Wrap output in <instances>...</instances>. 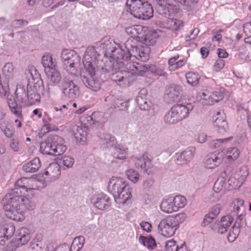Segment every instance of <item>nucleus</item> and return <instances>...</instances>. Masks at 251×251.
Segmentation results:
<instances>
[{"label": "nucleus", "mask_w": 251, "mask_h": 251, "mask_svg": "<svg viewBox=\"0 0 251 251\" xmlns=\"http://www.w3.org/2000/svg\"><path fill=\"white\" fill-rule=\"evenodd\" d=\"M39 181L35 178L22 177L18 179L13 188L9 189L1 203L6 217L12 220H24L26 210H33L36 205L28 198L32 190L38 189Z\"/></svg>", "instance_id": "f257e3e1"}, {"label": "nucleus", "mask_w": 251, "mask_h": 251, "mask_svg": "<svg viewBox=\"0 0 251 251\" xmlns=\"http://www.w3.org/2000/svg\"><path fill=\"white\" fill-rule=\"evenodd\" d=\"M100 52L96 44L95 46H89L82 59L84 70L80 74L81 80L86 87L94 91L100 88V83L96 76V68L107 73L113 71V67H115L114 62L100 59Z\"/></svg>", "instance_id": "f03ea898"}, {"label": "nucleus", "mask_w": 251, "mask_h": 251, "mask_svg": "<svg viewBox=\"0 0 251 251\" xmlns=\"http://www.w3.org/2000/svg\"><path fill=\"white\" fill-rule=\"evenodd\" d=\"M96 47L99 51L102 50L104 56L105 60L108 61H115L119 66L122 65L123 57H127L124 56L125 49L124 46L116 48V44L113 40L108 36L103 37L100 41L96 43Z\"/></svg>", "instance_id": "7ed1b4c3"}, {"label": "nucleus", "mask_w": 251, "mask_h": 251, "mask_svg": "<svg viewBox=\"0 0 251 251\" xmlns=\"http://www.w3.org/2000/svg\"><path fill=\"white\" fill-rule=\"evenodd\" d=\"M108 190L119 204H125L131 197L128 184L123 178L112 177L108 183Z\"/></svg>", "instance_id": "20e7f679"}, {"label": "nucleus", "mask_w": 251, "mask_h": 251, "mask_svg": "<svg viewBox=\"0 0 251 251\" xmlns=\"http://www.w3.org/2000/svg\"><path fill=\"white\" fill-rule=\"evenodd\" d=\"M125 53L123 59L134 57L143 62H145L149 59L150 48L147 46H142L139 45L136 40L129 38L124 44Z\"/></svg>", "instance_id": "39448f33"}, {"label": "nucleus", "mask_w": 251, "mask_h": 251, "mask_svg": "<svg viewBox=\"0 0 251 251\" xmlns=\"http://www.w3.org/2000/svg\"><path fill=\"white\" fill-rule=\"evenodd\" d=\"M16 100L13 95L8 96L7 102L11 112L18 118L22 116V104L28 105L27 94L21 85H18L15 92Z\"/></svg>", "instance_id": "423d86ee"}, {"label": "nucleus", "mask_w": 251, "mask_h": 251, "mask_svg": "<svg viewBox=\"0 0 251 251\" xmlns=\"http://www.w3.org/2000/svg\"><path fill=\"white\" fill-rule=\"evenodd\" d=\"M126 4L135 18L147 20L153 16L152 7L148 2H143L141 0H127Z\"/></svg>", "instance_id": "0eeeda50"}, {"label": "nucleus", "mask_w": 251, "mask_h": 251, "mask_svg": "<svg viewBox=\"0 0 251 251\" xmlns=\"http://www.w3.org/2000/svg\"><path fill=\"white\" fill-rule=\"evenodd\" d=\"M64 69L69 74L75 75L81 64V57L74 50L64 49L61 53Z\"/></svg>", "instance_id": "6e6552de"}, {"label": "nucleus", "mask_w": 251, "mask_h": 251, "mask_svg": "<svg viewBox=\"0 0 251 251\" xmlns=\"http://www.w3.org/2000/svg\"><path fill=\"white\" fill-rule=\"evenodd\" d=\"M60 87L62 97L64 99L74 100L79 95V87L73 80L63 79Z\"/></svg>", "instance_id": "1a4fd4ad"}, {"label": "nucleus", "mask_w": 251, "mask_h": 251, "mask_svg": "<svg viewBox=\"0 0 251 251\" xmlns=\"http://www.w3.org/2000/svg\"><path fill=\"white\" fill-rule=\"evenodd\" d=\"M177 229L170 216L162 220L158 226V232L167 237L173 236Z\"/></svg>", "instance_id": "9d476101"}, {"label": "nucleus", "mask_w": 251, "mask_h": 251, "mask_svg": "<svg viewBox=\"0 0 251 251\" xmlns=\"http://www.w3.org/2000/svg\"><path fill=\"white\" fill-rule=\"evenodd\" d=\"M47 75L49 84L48 86V92L49 94L54 95L57 90L56 84L59 83L62 79L60 73L56 68L53 69L45 73Z\"/></svg>", "instance_id": "9b49d317"}, {"label": "nucleus", "mask_w": 251, "mask_h": 251, "mask_svg": "<svg viewBox=\"0 0 251 251\" xmlns=\"http://www.w3.org/2000/svg\"><path fill=\"white\" fill-rule=\"evenodd\" d=\"M196 148L190 147L181 152H176L175 155V160L176 164L183 165L189 163L194 157Z\"/></svg>", "instance_id": "f8f14e48"}, {"label": "nucleus", "mask_w": 251, "mask_h": 251, "mask_svg": "<svg viewBox=\"0 0 251 251\" xmlns=\"http://www.w3.org/2000/svg\"><path fill=\"white\" fill-rule=\"evenodd\" d=\"M222 94L219 92H213L209 94L207 91H204L198 93L197 98L199 101H201L203 105H211L215 102L222 100Z\"/></svg>", "instance_id": "ddd939ff"}, {"label": "nucleus", "mask_w": 251, "mask_h": 251, "mask_svg": "<svg viewBox=\"0 0 251 251\" xmlns=\"http://www.w3.org/2000/svg\"><path fill=\"white\" fill-rule=\"evenodd\" d=\"M130 74L126 71H116L110 74L109 77L112 80L118 82L120 87H126L133 80V78L130 77Z\"/></svg>", "instance_id": "4468645a"}, {"label": "nucleus", "mask_w": 251, "mask_h": 251, "mask_svg": "<svg viewBox=\"0 0 251 251\" xmlns=\"http://www.w3.org/2000/svg\"><path fill=\"white\" fill-rule=\"evenodd\" d=\"M159 32L157 30H151L146 26L144 27V31L142 32L140 36L139 37L138 41L148 46H153L159 37Z\"/></svg>", "instance_id": "2eb2a0df"}, {"label": "nucleus", "mask_w": 251, "mask_h": 251, "mask_svg": "<svg viewBox=\"0 0 251 251\" xmlns=\"http://www.w3.org/2000/svg\"><path fill=\"white\" fill-rule=\"evenodd\" d=\"M223 159V158L220 152L214 151L205 156L203 164L205 168L213 169L222 163Z\"/></svg>", "instance_id": "dca6fc26"}, {"label": "nucleus", "mask_w": 251, "mask_h": 251, "mask_svg": "<svg viewBox=\"0 0 251 251\" xmlns=\"http://www.w3.org/2000/svg\"><path fill=\"white\" fill-rule=\"evenodd\" d=\"M147 92L145 89L141 90L137 97L136 100L140 109L144 110L149 111V114L153 115L155 113L154 108L152 103L147 99Z\"/></svg>", "instance_id": "f3484780"}, {"label": "nucleus", "mask_w": 251, "mask_h": 251, "mask_svg": "<svg viewBox=\"0 0 251 251\" xmlns=\"http://www.w3.org/2000/svg\"><path fill=\"white\" fill-rule=\"evenodd\" d=\"M91 201L96 208L102 210L107 209L110 205L109 198L102 193L93 195Z\"/></svg>", "instance_id": "a211bd4d"}, {"label": "nucleus", "mask_w": 251, "mask_h": 251, "mask_svg": "<svg viewBox=\"0 0 251 251\" xmlns=\"http://www.w3.org/2000/svg\"><path fill=\"white\" fill-rule=\"evenodd\" d=\"M40 86L29 84L27 85L28 105H31L39 102L40 100V95L39 93Z\"/></svg>", "instance_id": "6ab92c4d"}, {"label": "nucleus", "mask_w": 251, "mask_h": 251, "mask_svg": "<svg viewBox=\"0 0 251 251\" xmlns=\"http://www.w3.org/2000/svg\"><path fill=\"white\" fill-rule=\"evenodd\" d=\"M159 5L158 10L159 13L165 17L170 16L174 12L173 2L174 0H156Z\"/></svg>", "instance_id": "aec40b11"}, {"label": "nucleus", "mask_w": 251, "mask_h": 251, "mask_svg": "<svg viewBox=\"0 0 251 251\" xmlns=\"http://www.w3.org/2000/svg\"><path fill=\"white\" fill-rule=\"evenodd\" d=\"M194 106L191 103H187L186 105L176 104L172 107L174 113L179 116L178 118L181 121L188 115L189 112L193 109Z\"/></svg>", "instance_id": "412c9836"}, {"label": "nucleus", "mask_w": 251, "mask_h": 251, "mask_svg": "<svg viewBox=\"0 0 251 251\" xmlns=\"http://www.w3.org/2000/svg\"><path fill=\"white\" fill-rule=\"evenodd\" d=\"M15 230V226L11 225H5L0 229V245L3 246L5 242L13 236Z\"/></svg>", "instance_id": "4be33fe9"}, {"label": "nucleus", "mask_w": 251, "mask_h": 251, "mask_svg": "<svg viewBox=\"0 0 251 251\" xmlns=\"http://www.w3.org/2000/svg\"><path fill=\"white\" fill-rule=\"evenodd\" d=\"M53 141H54V149L52 154L53 156H57L62 154L67 150V147L64 145V140L58 135L53 136Z\"/></svg>", "instance_id": "5701e85b"}, {"label": "nucleus", "mask_w": 251, "mask_h": 251, "mask_svg": "<svg viewBox=\"0 0 251 251\" xmlns=\"http://www.w3.org/2000/svg\"><path fill=\"white\" fill-rule=\"evenodd\" d=\"M88 126H73L72 129L73 134L76 140L83 144L86 141Z\"/></svg>", "instance_id": "b1692460"}, {"label": "nucleus", "mask_w": 251, "mask_h": 251, "mask_svg": "<svg viewBox=\"0 0 251 251\" xmlns=\"http://www.w3.org/2000/svg\"><path fill=\"white\" fill-rule=\"evenodd\" d=\"M128 100L117 99L114 100L109 105L108 110L110 113L116 111H124L126 110L128 106Z\"/></svg>", "instance_id": "393cba45"}, {"label": "nucleus", "mask_w": 251, "mask_h": 251, "mask_svg": "<svg viewBox=\"0 0 251 251\" xmlns=\"http://www.w3.org/2000/svg\"><path fill=\"white\" fill-rule=\"evenodd\" d=\"M182 91V89L181 86L173 84L166 90V94L170 100L175 101L178 99Z\"/></svg>", "instance_id": "a878e982"}, {"label": "nucleus", "mask_w": 251, "mask_h": 251, "mask_svg": "<svg viewBox=\"0 0 251 251\" xmlns=\"http://www.w3.org/2000/svg\"><path fill=\"white\" fill-rule=\"evenodd\" d=\"M129 58H127L126 59H122V65L120 66H118L115 61H113L114 62V64L115 65V67H113L114 70H117L119 69L121 67H122L123 66H125L126 69L127 70H125L126 73H130V77L133 78V76L135 75V73L136 72V65L137 63L136 62H128V59Z\"/></svg>", "instance_id": "bb28decb"}, {"label": "nucleus", "mask_w": 251, "mask_h": 251, "mask_svg": "<svg viewBox=\"0 0 251 251\" xmlns=\"http://www.w3.org/2000/svg\"><path fill=\"white\" fill-rule=\"evenodd\" d=\"M41 166L40 160L36 157L29 162L23 165V170L26 173H33L37 172Z\"/></svg>", "instance_id": "cd10ccee"}, {"label": "nucleus", "mask_w": 251, "mask_h": 251, "mask_svg": "<svg viewBox=\"0 0 251 251\" xmlns=\"http://www.w3.org/2000/svg\"><path fill=\"white\" fill-rule=\"evenodd\" d=\"M44 175L51 180L56 179L60 175L59 165L55 162L50 163L46 169Z\"/></svg>", "instance_id": "c85d7f7f"}, {"label": "nucleus", "mask_w": 251, "mask_h": 251, "mask_svg": "<svg viewBox=\"0 0 251 251\" xmlns=\"http://www.w3.org/2000/svg\"><path fill=\"white\" fill-rule=\"evenodd\" d=\"M42 64L44 68L45 72L56 68V62L53 60L51 54L47 53L44 54L42 58Z\"/></svg>", "instance_id": "c756f323"}, {"label": "nucleus", "mask_w": 251, "mask_h": 251, "mask_svg": "<svg viewBox=\"0 0 251 251\" xmlns=\"http://www.w3.org/2000/svg\"><path fill=\"white\" fill-rule=\"evenodd\" d=\"M160 207L162 211L167 213H172L176 211V208L175 206L172 197L164 198L162 201Z\"/></svg>", "instance_id": "7c9ffc66"}, {"label": "nucleus", "mask_w": 251, "mask_h": 251, "mask_svg": "<svg viewBox=\"0 0 251 251\" xmlns=\"http://www.w3.org/2000/svg\"><path fill=\"white\" fill-rule=\"evenodd\" d=\"M53 144V136H50L47 139L41 143V152L43 154L52 155V153L54 149Z\"/></svg>", "instance_id": "2f4dec72"}, {"label": "nucleus", "mask_w": 251, "mask_h": 251, "mask_svg": "<svg viewBox=\"0 0 251 251\" xmlns=\"http://www.w3.org/2000/svg\"><path fill=\"white\" fill-rule=\"evenodd\" d=\"M222 157L223 155H225V157L229 162H231L236 160L240 154V151L236 147H230L223 150L221 152Z\"/></svg>", "instance_id": "473e14b6"}, {"label": "nucleus", "mask_w": 251, "mask_h": 251, "mask_svg": "<svg viewBox=\"0 0 251 251\" xmlns=\"http://www.w3.org/2000/svg\"><path fill=\"white\" fill-rule=\"evenodd\" d=\"M144 26L141 25H135L127 27L125 28L126 33L131 35V38L136 40L137 41L139 37L140 36L142 32L144 31Z\"/></svg>", "instance_id": "72a5a7b5"}, {"label": "nucleus", "mask_w": 251, "mask_h": 251, "mask_svg": "<svg viewBox=\"0 0 251 251\" xmlns=\"http://www.w3.org/2000/svg\"><path fill=\"white\" fill-rule=\"evenodd\" d=\"M233 221V219L230 216L223 217L219 224L218 232L221 234L226 232L231 226Z\"/></svg>", "instance_id": "f704fd0d"}, {"label": "nucleus", "mask_w": 251, "mask_h": 251, "mask_svg": "<svg viewBox=\"0 0 251 251\" xmlns=\"http://www.w3.org/2000/svg\"><path fill=\"white\" fill-rule=\"evenodd\" d=\"M135 165L136 167L147 171L151 165V160L146 155H143L135 158Z\"/></svg>", "instance_id": "c9c22d12"}, {"label": "nucleus", "mask_w": 251, "mask_h": 251, "mask_svg": "<svg viewBox=\"0 0 251 251\" xmlns=\"http://www.w3.org/2000/svg\"><path fill=\"white\" fill-rule=\"evenodd\" d=\"M98 136L103 142V144H105L107 148H111L114 146L116 143V140L115 137L110 134L101 133L100 132Z\"/></svg>", "instance_id": "e433bc0d"}, {"label": "nucleus", "mask_w": 251, "mask_h": 251, "mask_svg": "<svg viewBox=\"0 0 251 251\" xmlns=\"http://www.w3.org/2000/svg\"><path fill=\"white\" fill-rule=\"evenodd\" d=\"M166 25L164 26L167 27V28L172 30H178L184 26V24L182 21L173 19L167 20Z\"/></svg>", "instance_id": "4c0bfd02"}, {"label": "nucleus", "mask_w": 251, "mask_h": 251, "mask_svg": "<svg viewBox=\"0 0 251 251\" xmlns=\"http://www.w3.org/2000/svg\"><path fill=\"white\" fill-rule=\"evenodd\" d=\"M139 241L149 250H152L156 246L154 239L151 236L146 237L140 236L139 238Z\"/></svg>", "instance_id": "58836bf2"}, {"label": "nucleus", "mask_w": 251, "mask_h": 251, "mask_svg": "<svg viewBox=\"0 0 251 251\" xmlns=\"http://www.w3.org/2000/svg\"><path fill=\"white\" fill-rule=\"evenodd\" d=\"M225 184L224 181L223 179H218L215 182L213 186V190L214 193L213 196L217 198V200H218L223 194V188Z\"/></svg>", "instance_id": "ea45409f"}, {"label": "nucleus", "mask_w": 251, "mask_h": 251, "mask_svg": "<svg viewBox=\"0 0 251 251\" xmlns=\"http://www.w3.org/2000/svg\"><path fill=\"white\" fill-rule=\"evenodd\" d=\"M85 238L82 236L75 237L71 245L70 251H79L83 247Z\"/></svg>", "instance_id": "a19ab883"}, {"label": "nucleus", "mask_w": 251, "mask_h": 251, "mask_svg": "<svg viewBox=\"0 0 251 251\" xmlns=\"http://www.w3.org/2000/svg\"><path fill=\"white\" fill-rule=\"evenodd\" d=\"M178 117V116H177L176 114L174 113L173 110L171 109L165 116L164 120L167 124H176L177 122L180 121Z\"/></svg>", "instance_id": "79ce46f5"}, {"label": "nucleus", "mask_w": 251, "mask_h": 251, "mask_svg": "<svg viewBox=\"0 0 251 251\" xmlns=\"http://www.w3.org/2000/svg\"><path fill=\"white\" fill-rule=\"evenodd\" d=\"M113 155L115 158L120 160L125 159L126 156V150L123 146L119 145L115 148Z\"/></svg>", "instance_id": "37998d69"}, {"label": "nucleus", "mask_w": 251, "mask_h": 251, "mask_svg": "<svg viewBox=\"0 0 251 251\" xmlns=\"http://www.w3.org/2000/svg\"><path fill=\"white\" fill-rule=\"evenodd\" d=\"M175 206L176 208V211L180 208H183L186 204V199L182 196L178 195L175 197H172Z\"/></svg>", "instance_id": "c03bdc74"}, {"label": "nucleus", "mask_w": 251, "mask_h": 251, "mask_svg": "<svg viewBox=\"0 0 251 251\" xmlns=\"http://www.w3.org/2000/svg\"><path fill=\"white\" fill-rule=\"evenodd\" d=\"M213 123L215 126H226L227 125V122L225 120V115L223 112H218L216 116L213 117Z\"/></svg>", "instance_id": "a18cd8bd"}, {"label": "nucleus", "mask_w": 251, "mask_h": 251, "mask_svg": "<svg viewBox=\"0 0 251 251\" xmlns=\"http://www.w3.org/2000/svg\"><path fill=\"white\" fill-rule=\"evenodd\" d=\"M126 174L128 179L134 183H136L139 179L140 175L134 169H128L126 171Z\"/></svg>", "instance_id": "49530a36"}, {"label": "nucleus", "mask_w": 251, "mask_h": 251, "mask_svg": "<svg viewBox=\"0 0 251 251\" xmlns=\"http://www.w3.org/2000/svg\"><path fill=\"white\" fill-rule=\"evenodd\" d=\"M234 175L236 177L239 178L240 181L243 182L249 175V171L247 167L243 166L241 167Z\"/></svg>", "instance_id": "de8ad7c7"}, {"label": "nucleus", "mask_w": 251, "mask_h": 251, "mask_svg": "<svg viewBox=\"0 0 251 251\" xmlns=\"http://www.w3.org/2000/svg\"><path fill=\"white\" fill-rule=\"evenodd\" d=\"M2 72L5 76L12 77L14 72V67L13 64L10 62L6 63L2 68Z\"/></svg>", "instance_id": "09e8293b"}, {"label": "nucleus", "mask_w": 251, "mask_h": 251, "mask_svg": "<svg viewBox=\"0 0 251 251\" xmlns=\"http://www.w3.org/2000/svg\"><path fill=\"white\" fill-rule=\"evenodd\" d=\"M243 183L242 181H240L239 178L236 177L234 174L228 179V183L231 187V189H238L242 185Z\"/></svg>", "instance_id": "8fccbe9b"}, {"label": "nucleus", "mask_w": 251, "mask_h": 251, "mask_svg": "<svg viewBox=\"0 0 251 251\" xmlns=\"http://www.w3.org/2000/svg\"><path fill=\"white\" fill-rule=\"evenodd\" d=\"M187 82L192 86H196L198 84L199 77L198 75L194 73H188L186 75Z\"/></svg>", "instance_id": "3c124183"}, {"label": "nucleus", "mask_w": 251, "mask_h": 251, "mask_svg": "<svg viewBox=\"0 0 251 251\" xmlns=\"http://www.w3.org/2000/svg\"><path fill=\"white\" fill-rule=\"evenodd\" d=\"M170 217L171 218V219L174 221V223L175 224V226L177 228H178L179 224L184 222L186 219V215L184 213H181L176 215L175 217L170 216Z\"/></svg>", "instance_id": "603ef678"}, {"label": "nucleus", "mask_w": 251, "mask_h": 251, "mask_svg": "<svg viewBox=\"0 0 251 251\" xmlns=\"http://www.w3.org/2000/svg\"><path fill=\"white\" fill-rule=\"evenodd\" d=\"M150 66L144 63H138L136 65V72L135 73V75H142V73L150 71Z\"/></svg>", "instance_id": "864d4df0"}, {"label": "nucleus", "mask_w": 251, "mask_h": 251, "mask_svg": "<svg viewBox=\"0 0 251 251\" xmlns=\"http://www.w3.org/2000/svg\"><path fill=\"white\" fill-rule=\"evenodd\" d=\"M80 126H92L94 124L93 118L88 115H84L79 119Z\"/></svg>", "instance_id": "5fc2aeb1"}, {"label": "nucleus", "mask_w": 251, "mask_h": 251, "mask_svg": "<svg viewBox=\"0 0 251 251\" xmlns=\"http://www.w3.org/2000/svg\"><path fill=\"white\" fill-rule=\"evenodd\" d=\"M61 161L62 164L67 168H71L74 163V158L69 156L62 157Z\"/></svg>", "instance_id": "6e6d98bb"}, {"label": "nucleus", "mask_w": 251, "mask_h": 251, "mask_svg": "<svg viewBox=\"0 0 251 251\" xmlns=\"http://www.w3.org/2000/svg\"><path fill=\"white\" fill-rule=\"evenodd\" d=\"M150 71L159 76H163L165 74L162 67H156L154 65L150 66Z\"/></svg>", "instance_id": "4d7b16f0"}, {"label": "nucleus", "mask_w": 251, "mask_h": 251, "mask_svg": "<svg viewBox=\"0 0 251 251\" xmlns=\"http://www.w3.org/2000/svg\"><path fill=\"white\" fill-rule=\"evenodd\" d=\"M177 249L176 242L173 239L168 241L165 245V251H176Z\"/></svg>", "instance_id": "13d9d810"}, {"label": "nucleus", "mask_w": 251, "mask_h": 251, "mask_svg": "<svg viewBox=\"0 0 251 251\" xmlns=\"http://www.w3.org/2000/svg\"><path fill=\"white\" fill-rule=\"evenodd\" d=\"M1 130L5 135L8 138L11 137L15 132L13 126H1Z\"/></svg>", "instance_id": "bf43d9fd"}, {"label": "nucleus", "mask_w": 251, "mask_h": 251, "mask_svg": "<svg viewBox=\"0 0 251 251\" xmlns=\"http://www.w3.org/2000/svg\"><path fill=\"white\" fill-rule=\"evenodd\" d=\"M233 139L232 136H230L229 137L222 139H215L212 141L211 142L212 146L214 147L215 148H219V145L228 141L231 140Z\"/></svg>", "instance_id": "052dcab7"}, {"label": "nucleus", "mask_w": 251, "mask_h": 251, "mask_svg": "<svg viewBox=\"0 0 251 251\" xmlns=\"http://www.w3.org/2000/svg\"><path fill=\"white\" fill-rule=\"evenodd\" d=\"M225 66V61L222 59H218L213 65V70L216 72L220 71Z\"/></svg>", "instance_id": "680f3d73"}, {"label": "nucleus", "mask_w": 251, "mask_h": 251, "mask_svg": "<svg viewBox=\"0 0 251 251\" xmlns=\"http://www.w3.org/2000/svg\"><path fill=\"white\" fill-rule=\"evenodd\" d=\"M56 129L54 128V126L52 128L51 126H42L41 129L38 132V136L39 137H42L45 134L50 131L54 130Z\"/></svg>", "instance_id": "e2e57ef3"}, {"label": "nucleus", "mask_w": 251, "mask_h": 251, "mask_svg": "<svg viewBox=\"0 0 251 251\" xmlns=\"http://www.w3.org/2000/svg\"><path fill=\"white\" fill-rule=\"evenodd\" d=\"M140 225L142 229L148 232L151 231V225L147 222H142Z\"/></svg>", "instance_id": "0e129e2a"}, {"label": "nucleus", "mask_w": 251, "mask_h": 251, "mask_svg": "<svg viewBox=\"0 0 251 251\" xmlns=\"http://www.w3.org/2000/svg\"><path fill=\"white\" fill-rule=\"evenodd\" d=\"M10 147L15 151H20V146L19 145L18 141L13 139L10 142Z\"/></svg>", "instance_id": "69168bd1"}, {"label": "nucleus", "mask_w": 251, "mask_h": 251, "mask_svg": "<svg viewBox=\"0 0 251 251\" xmlns=\"http://www.w3.org/2000/svg\"><path fill=\"white\" fill-rule=\"evenodd\" d=\"M217 131L218 133L221 135H226L229 131L228 126H217Z\"/></svg>", "instance_id": "338daca9"}, {"label": "nucleus", "mask_w": 251, "mask_h": 251, "mask_svg": "<svg viewBox=\"0 0 251 251\" xmlns=\"http://www.w3.org/2000/svg\"><path fill=\"white\" fill-rule=\"evenodd\" d=\"M153 181L151 179H146L143 181V186L145 189H150L152 185Z\"/></svg>", "instance_id": "774afa93"}]
</instances>
